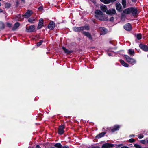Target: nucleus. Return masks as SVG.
Wrapping results in <instances>:
<instances>
[{
    "label": "nucleus",
    "mask_w": 148,
    "mask_h": 148,
    "mask_svg": "<svg viewBox=\"0 0 148 148\" xmlns=\"http://www.w3.org/2000/svg\"><path fill=\"white\" fill-rule=\"evenodd\" d=\"M95 16L98 19L101 21H107L108 17L100 10H97L95 12Z\"/></svg>",
    "instance_id": "nucleus-1"
},
{
    "label": "nucleus",
    "mask_w": 148,
    "mask_h": 148,
    "mask_svg": "<svg viewBox=\"0 0 148 148\" xmlns=\"http://www.w3.org/2000/svg\"><path fill=\"white\" fill-rule=\"evenodd\" d=\"M89 27L88 26H82L80 27H74L73 28L74 30L76 32H80L84 30H88Z\"/></svg>",
    "instance_id": "nucleus-2"
},
{
    "label": "nucleus",
    "mask_w": 148,
    "mask_h": 148,
    "mask_svg": "<svg viewBox=\"0 0 148 148\" xmlns=\"http://www.w3.org/2000/svg\"><path fill=\"white\" fill-rule=\"evenodd\" d=\"M125 58L127 62L130 64H134L136 63V61L135 60L130 57L128 55H125Z\"/></svg>",
    "instance_id": "nucleus-3"
},
{
    "label": "nucleus",
    "mask_w": 148,
    "mask_h": 148,
    "mask_svg": "<svg viewBox=\"0 0 148 148\" xmlns=\"http://www.w3.org/2000/svg\"><path fill=\"white\" fill-rule=\"evenodd\" d=\"M35 27L34 25L26 27L27 31L28 32H32L36 31Z\"/></svg>",
    "instance_id": "nucleus-4"
},
{
    "label": "nucleus",
    "mask_w": 148,
    "mask_h": 148,
    "mask_svg": "<svg viewBox=\"0 0 148 148\" xmlns=\"http://www.w3.org/2000/svg\"><path fill=\"white\" fill-rule=\"evenodd\" d=\"M64 127L63 125H61L58 128V133L60 134H62L64 132Z\"/></svg>",
    "instance_id": "nucleus-5"
},
{
    "label": "nucleus",
    "mask_w": 148,
    "mask_h": 148,
    "mask_svg": "<svg viewBox=\"0 0 148 148\" xmlns=\"http://www.w3.org/2000/svg\"><path fill=\"white\" fill-rule=\"evenodd\" d=\"M33 12L31 10H28L27 12L26 13L25 15H24V16L25 18H28L29 17L31 14H32Z\"/></svg>",
    "instance_id": "nucleus-6"
},
{
    "label": "nucleus",
    "mask_w": 148,
    "mask_h": 148,
    "mask_svg": "<svg viewBox=\"0 0 148 148\" xmlns=\"http://www.w3.org/2000/svg\"><path fill=\"white\" fill-rule=\"evenodd\" d=\"M116 12V10L115 9H110L107 11L106 13L107 14L112 15L115 14Z\"/></svg>",
    "instance_id": "nucleus-7"
},
{
    "label": "nucleus",
    "mask_w": 148,
    "mask_h": 148,
    "mask_svg": "<svg viewBox=\"0 0 148 148\" xmlns=\"http://www.w3.org/2000/svg\"><path fill=\"white\" fill-rule=\"evenodd\" d=\"M114 146V145L111 143H107L103 145L102 148H109L112 147Z\"/></svg>",
    "instance_id": "nucleus-8"
},
{
    "label": "nucleus",
    "mask_w": 148,
    "mask_h": 148,
    "mask_svg": "<svg viewBox=\"0 0 148 148\" xmlns=\"http://www.w3.org/2000/svg\"><path fill=\"white\" fill-rule=\"evenodd\" d=\"M139 47L143 50L145 51H148V47L147 45L142 44H140L139 45Z\"/></svg>",
    "instance_id": "nucleus-9"
},
{
    "label": "nucleus",
    "mask_w": 148,
    "mask_h": 148,
    "mask_svg": "<svg viewBox=\"0 0 148 148\" xmlns=\"http://www.w3.org/2000/svg\"><path fill=\"white\" fill-rule=\"evenodd\" d=\"M43 25V20L42 19H40L39 20V23L37 29H40Z\"/></svg>",
    "instance_id": "nucleus-10"
},
{
    "label": "nucleus",
    "mask_w": 148,
    "mask_h": 148,
    "mask_svg": "<svg viewBox=\"0 0 148 148\" xmlns=\"http://www.w3.org/2000/svg\"><path fill=\"white\" fill-rule=\"evenodd\" d=\"M55 27V23L53 21H51L48 25V28L50 29H53Z\"/></svg>",
    "instance_id": "nucleus-11"
},
{
    "label": "nucleus",
    "mask_w": 148,
    "mask_h": 148,
    "mask_svg": "<svg viewBox=\"0 0 148 148\" xmlns=\"http://www.w3.org/2000/svg\"><path fill=\"white\" fill-rule=\"evenodd\" d=\"M116 7L117 10L119 12H120L122 11V6L120 3H116Z\"/></svg>",
    "instance_id": "nucleus-12"
},
{
    "label": "nucleus",
    "mask_w": 148,
    "mask_h": 148,
    "mask_svg": "<svg viewBox=\"0 0 148 148\" xmlns=\"http://www.w3.org/2000/svg\"><path fill=\"white\" fill-rule=\"evenodd\" d=\"M124 29L127 31H130L131 29V26L130 24L127 23L124 26Z\"/></svg>",
    "instance_id": "nucleus-13"
},
{
    "label": "nucleus",
    "mask_w": 148,
    "mask_h": 148,
    "mask_svg": "<svg viewBox=\"0 0 148 148\" xmlns=\"http://www.w3.org/2000/svg\"><path fill=\"white\" fill-rule=\"evenodd\" d=\"M119 61L121 64L123 66L126 67H129V65L127 63L125 62L123 60H120Z\"/></svg>",
    "instance_id": "nucleus-14"
},
{
    "label": "nucleus",
    "mask_w": 148,
    "mask_h": 148,
    "mask_svg": "<svg viewBox=\"0 0 148 148\" xmlns=\"http://www.w3.org/2000/svg\"><path fill=\"white\" fill-rule=\"evenodd\" d=\"M82 33L84 35L88 37L89 39L91 40L92 39V38L89 32H83Z\"/></svg>",
    "instance_id": "nucleus-15"
},
{
    "label": "nucleus",
    "mask_w": 148,
    "mask_h": 148,
    "mask_svg": "<svg viewBox=\"0 0 148 148\" xmlns=\"http://www.w3.org/2000/svg\"><path fill=\"white\" fill-rule=\"evenodd\" d=\"M100 9L103 12H106L107 10V7L104 5H101L100 6Z\"/></svg>",
    "instance_id": "nucleus-16"
},
{
    "label": "nucleus",
    "mask_w": 148,
    "mask_h": 148,
    "mask_svg": "<svg viewBox=\"0 0 148 148\" xmlns=\"http://www.w3.org/2000/svg\"><path fill=\"white\" fill-rule=\"evenodd\" d=\"M131 8L126 9L123 11V12L126 14H129L131 12L132 9Z\"/></svg>",
    "instance_id": "nucleus-17"
},
{
    "label": "nucleus",
    "mask_w": 148,
    "mask_h": 148,
    "mask_svg": "<svg viewBox=\"0 0 148 148\" xmlns=\"http://www.w3.org/2000/svg\"><path fill=\"white\" fill-rule=\"evenodd\" d=\"M120 127L118 125H116L114 126L113 128L111 130L112 132H114V131H117L119 130Z\"/></svg>",
    "instance_id": "nucleus-18"
},
{
    "label": "nucleus",
    "mask_w": 148,
    "mask_h": 148,
    "mask_svg": "<svg viewBox=\"0 0 148 148\" xmlns=\"http://www.w3.org/2000/svg\"><path fill=\"white\" fill-rule=\"evenodd\" d=\"M132 9L131 12L132 13L133 16L136 15L137 12V10L136 9L134 8H131Z\"/></svg>",
    "instance_id": "nucleus-19"
},
{
    "label": "nucleus",
    "mask_w": 148,
    "mask_h": 148,
    "mask_svg": "<svg viewBox=\"0 0 148 148\" xmlns=\"http://www.w3.org/2000/svg\"><path fill=\"white\" fill-rule=\"evenodd\" d=\"M24 17L23 15H18L16 16V19L18 21H21L23 19Z\"/></svg>",
    "instance_id": "nucleus-20"
},
{
    "label": "nucleus",
    "mask_w": 148,
    "mask_h": 148,
    "mask_svg": "<svg viewBox=\"0 0 148 148\" xmlns=\"http://www.w3.org/2000/svg\"><path fill=\"white\" fill-rule=\"evenodd\" d=\"M100 1L105 4H108L110 2H113L111 0H100Z\"/></svg>",
    "instance_id": "nucleus-21"
},
{
    "label": "nucleus",
    "mask_w": 148,
    "mask_h": 148,
    "mask_svg": "<svg viewBox=\"0 0 148 148\" xmlns=\"http://www.w3.org/2000/svg\"><path fill=\"white\" fill-rule=\"evenodd\" d=\"M20 24L18 22H16V23L14 26V27H13V30H15L19 26Z\"/></svg>",
    "instance_id": "nucleus-22"
},
{
    "label": "nucleus",
    "mask_w": 148,
    "mask_h": 148,
    "mask_svg": "<svg viewBox=\"0 0 148 148\" xmlns=\"http://www.w3.org/2000/svg\"><path fill=\"white\" fill-rule=\"evenodd\" d=\"M105 133L104 132H103L100 133L99 134L97 135L96 136V137L98 138H99L101 137L104 136V135L105 134Z\"/></svg>",
    "instance_id": "nucleus-23"
},
{
    "label": "nucleus",
    "mask_w": 148,
    "mask_h": 148,
    "mask_svg": "<svg viewBox=\"0 0 148 148\" xmlns=\"http://www.w3.org/2000/svg\"><path fill=\"white\" fill-rule=\"evenodd\" d=\"M128 53L130 55L134 56V55L135 52L134 50L130 49L128 50Z\"/></svg>",
    "instance_id": "nucleus-24"
},
{
    "label": "nucleus",
    "mask_w": 148,
    "mask_h": 148,
    "mask_svg": "<svg viewBox=\"0 0 148 148\" xmlns=\"http://www.w3.org/2000/svg\"><path fill=\"white\" fill-rule=\"evenodd\" d=\"M122 4L123 7L125 8L126 5V0H122Z\"/></svg>",
    "instance_id": "nucleus-25"
},
{
    "label": "nucleus",
    "mask_w": 148,
    "mask_h": 148,
    "mask_svg": "<svg viewBox=\"0 0 148 148\" xmlns=\"http://www.w3.org/2000/svg\"><path fill=\"white\" fill-rule=\"evenodd\" d=\"M54 146L58 148H61L62 145H61L59 143H57L55 144Z\"/></svg>",
    "instance_id": "nucleus-26"
},
{
    "label": "nucleus",
    "mask_w": 148,
    "mask_h": 148,
    "mask_svg": "<svg viewBox=\"0 0 148 148\" xmlns=\"http://www.w3.org/2000/svg\"><path fill=\"white\" fill-rule=\"evenodd\" d=\"M35 21V18H29L28 20V21L29 22H30V23H34Z\"/></svg>",
    "instance_id": "nucleus-27"
},
{
    "label": "nucleus",
    "mask_w": 148,
    "mask_h": 148,
    "mask_svg": "<svg viewBox=\"0 0 148 148\" xmlns=\"http://www.w3.org/2000/svg\"><path fill=\"white\" fill-rule=\"evenodd\" d=\"M62 49H63V50L64 51V52L66 53H69L70 52V51H69L66 49L64 47H62Z\"/></svg>",
    "instance_id": "nucleus-28"
},
{
    "label": "nucleus",
    "mask_w": 148,
    "mask_h": 148,
    "mask_svg": "<svg viewBox=\"0 0 148 148\" xmlns=\"http://www.w3.org/2000/svg\"><path fill=\"white\" fill-rule=\"evenodd\" d=\"M136 36L138 40H139L141 39L142 38V35L141 34H137Z\"/></svg>",
    "instance_id": "nucleus-29"
},
{
    "label": "nucleus",
    "mask_w": 148,
    "mask_h": 148,
    "mask_svg": "<svg viewBox=\"0 0 148 148\" xmlns=\"http://www.w3.org/2000/svg\"><path fill=\"white\" fill-rule=\"evenodd\" d=\"M4 25L3 23L0 22V28L1 29H4Z\"/></svg>",
    "instance_id": "nucleus-30"
},
{
    "label": "nucleus",
    "mask_w": 148,
    "mask_h": 148,
    "mask_svg": "<svg viewBox=\"0 0 148 148\" xmlns=\"http://www.w3.org/2000/svg\"><path fill=\"white\" fill-rule=\"evenodd\" d=\"M134 146L136 148H142L141 147L140 145L137 144H135L134 145Z\"/></svg>",
    "instance_id": "nucleus-31"
},
{
    "label": "nucleus",
    "mask_w": 148,
    "mask_h": 148,
    "mask_svg": "<svg viewBox=\"0 0 148 148\" xmlns=\"http://www.w3.org/2000/svg\"><path fill=\"white\" fill-rule=\"evenodd\" d=\"M42 42H43V40H40V42H38L37 43V45L38 46H39L40 45H41Z\"/></svg>",
    "instance_id": "nucleus-32"
},
{
    "label": "nucleus",
    "mask_w": 148,
    "mask_h": 148,
    "mask_svg": "<svg viewBox=\"0 0 148 148\" xmlns=\"http://www.w3.org/2000/svg\"><path fill=\"white\" fill-rule=\"evenodd\" d=\"M10 6V4L9 3H6L5 4V8H9Z\"/></svg>",
    "instance_id": "nucleus-33"
},
{
    "label": "nucleus",
    "mask_w": 148,
    "mask_h": 148,
    "mask_svg": "<svg viewBox=\"0 0 148 148\" xmlns=\"http://www.w3.org/2000/svg\"><path fill=\"white\" fill-rule=\"evenodd\" d=\"M101 31H103L104 32H103L105 34L106 32V30L105 28H101Z\"/></svg>",
    "instance_id": "nucleus-34"
},
{
    "label": "nucleus",
    "mask_w": 148,
    "mask_h": 148,
    "mask_svg": "<svg viewBox=\"0 0 148 148\" xmlns=\"http://www.w3.org/2000/svg\"><path fill=\"white\" fill-rule=\"evenodd\" d=\"M129 141L130 143H132L135 142V140L133 138H131L129 140Z\"/></svg>",
    "instance_id": "nucleus-35"
},
{
    "label": "nucleus",
    "mask_w": 148,
    "mask_h": 148,
    "mask_svg": "<svg viewBox=\"0 0 148 148\" xmlns=\"http://www.w3.org/2000/svg\"><path fill=\"white\" fill-rule=\"evenodd\" d=\"M144 137V136L143 134H140L138 135V138L139 139H141L143 138Z\"/></svg>",
    "instance_id": "nucleus-36"
},
{
    "label": "nucleus",
    "mask_w": 148,
    "mask_h": 148,
    "mask_svg": "<svg viewBox=\"0 0 148 148\" xmlns=\"http://www.w3.org/2000/svg\"><path fill=\"white\" fill-rule=\"evenodd\" d=\"M7 25L8 27H11V26L12 24H11L10 23H7Z\"/></svg>",
    "instance_id": "nucleus-37"
},
{
    "label": "nucleus",
    "mask_w": 148,
    "mask_h": 148,
    "mask_svg": "<svg viewBox=\"0 0 148 148\" xmlns=\"http://www.w3.org/2000/svg\"><path fill=\"white\" fill-rule=\"evenodd\" d=\"M38 10H40V11H42L43 10V7L42 6H40V7L38 8Z\"/></svg>",
    "instance_id": "nucleus-38"
},
{
    "label": "nucleus",
    "mask_w": 148,
    "mask_h": 148,
    "mask_svg": "<svg viewBox=\"0 0 148 148\" xmlns=\"http://www.w3.org/2000/svg\"><path fill=\"white\" fill-rule=\"evenodd\" d=\"M140 143L142 144H145L146 141L144 140H142L140 141Z\"/></svg>",
    "instance_id": "nucleus-39"
},
{
    "label": "nucleus",
    "mask_w": 148,
    "mask_h": 148,
    "mask_svg": "<svg viewBox=\"0 0 148 148\" xmlns=\"http://www.w3.org/2000/svg\"><path fill=\"white\" fill-rule=\"evenodd\" d=\"M36 148H41L38 145H37L36 147Z\"/></svg>",
    "instance_id": "nucleus-40"
},
{
    "label": "nucleus",
    "mask_w": 148,
    "mask_h": 148,
    "mask_svg": "<svg viewBox=\"0 0 148 148\" xmlns=\"http://www.w3.org/2000/svg\"><path fill=\"white\" fill-rule=\"evenodd\" d=\"M121 148H128V147H126V146H124V147H121Z\"/></svg>",
    "instance_id": "nucleus-41"
},
{
    "label": "nucleus",
    "mask_w": 148,
    "mask_h": 148,
    "mask_svg": "<svg viewBox=\"0 0 148 148\" xmlns=\"http://www.w3.org/2000/svg\"><path fill=\"white\" fill-rule=\"evenodd\" d=\"M114 19V18L113 17H112L111 18H110V21H112Z\"/></svg>",
    "instance_id": "nucleus-42"
},
{
    "label": "nucleus",
    "mask_w": 148,
    "mask_h": 148,
    "mask_svg": "<svg viewBox=\"0 0 148 148\" xmlns=\"http://www.w3.org/2000/svg\"><path fill=\"white\" fill-rule=\"evenodd\" d=\"M63 148H69V147H68L64 146Z\"/></svg>",
    "instance_id": "nucleus-43"
},
{
    "label": "nucleus",
    "mask_w": 148,
    "mask_h": 148,
    "mask_svg": "<svg viewBox=\"0 0 148 148\" xmlns=\"http://www.w3.org/2000/svg\"><path fill=\"white\" fill-rule=\"evenodd\" d=\"M130 136L131 137H134V136H134V135H133V134H132V135H131Z\"/></svg>",
    "instance_id": "nucleus-44"
},
{
    "label": "nucleus",
    "mask_w": 148,
    "mask_h": 148,
    "mask_svg": "<svg viewBox=\"0 0 148 148\" xmlns=\"http://www.w3.org/2000/svg\"><path fill=\"white\" fill-rule=\"evenodd\" d=\"M132 1L135 2L136 1V0H132Z\"/></svg>",
    "instance_id": "nucleus-45"
},
{
    "label": "nucleus",
    "mask_w": 148,
    "mask_h": 148,
    "mask_svg": "<svg viewBox=\"0 0 148 148\" xmlns=\"http://www.w3.org/2000/svg\"><path fill=\"white\" fill-rule=\"evenodd\" d=\"M112 0V1L114 2L116 0Z\"/></svg>",
    "instance_id": "nucleus-46"
},
{
    "label": "nucleus",
    "mask_w": 148,
    "mask_h": 148,
    "mask_svg": "<svg viewBox=\"0 0 148 148\" xmlns=\"http://www.w3.org/2000/svg\"><path fill=\"white\" fill-rule=\"evenodd\" d=\"M2 11V10L0 9V12H1Z\"/></svg>",
    "instance_id": "nucleus-47"
},
{
    "label": "nucleus",
    "mask_w": 148,
    "mask_h": 148,
    "mask_svg": "<svg viewBox=\"0 0 148 148\" xmlns=\"http://www.w3.org/2000/svg\"><path fill=\"white\" fill-rule=\"evenodd\" d=\"M108 55L109 56H111V54L110 53H108Z\"/></svg>",
    "instance_id": "nucleus-48"
},
{
    "label": "nucleus",
    "mask_w": 148,
    "mask_h": 148,
    "mask_svg": "<svg viewBox=\"0 0 148 148\" xmlns=\"http://www.w3.org/2000/svg\"><path fill=\"white\" fill-rule=\"evenodd\" d=\"M94 148H100L97 147H95Z\"/></svg>",
    "instance_id": "nucleus-49"
},
{
    "label": "nucleus",
    "mask_w": 148,
    "mask_h": 148,
    "mask_svg": "<svg viewBox=\"0 0 148 148\" xmlns=\"http://www.w3.org/2000/svg\"><path fill=\"white\" fill-rule=\"evenodd\" d=\"M1 5V3L0 2V6Z\"/></svg>",
    "instance_id": "nucleus-50"
},
{
    "label": "nucleus",
    "mask_w": 148,
    "mask_h": 148,
    "mask_svg": "<svg viewBox=\"0 0 148 148\" xmlns=\"http://www.w3.org/2000/svg\"><path fill=\"white\" fill-rule=\"evenodd\" d=\"M147 142L148 143V140H147Z\"/></svg>",
    "instance_id": "nucleus-51"
},
{
    "label": "nucleus",
    "mask_w": 148,
    "mask_h": 148,
    "mask_svg": "<svg viewBox=\"0 0 148 148\" xmlns=\"http://www.w3.org/2000/svg\"><path fill=\"white\" fill-rule=\"evenodd\" d=\"M1 0H0V1H1Z\"/></svg>",
    "instance_id": "nucleus-52"
}]
</instances>
